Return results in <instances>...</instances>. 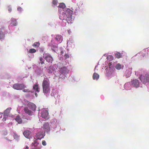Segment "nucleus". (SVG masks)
<instances>
[{"label": "nucleus", "instance_id": "nucleus-1", "mask_svg": "<svg viewBox=\"0 0 149 149\" xmlns=\"http://www.w3.org/2000/svg\"><path fill=\"white\" fill-rule=\"evenodd\" d=\"M58 7L60 14L59 18L62 20L61 25L63 26H66L67 22L69 24L74 20V17L72 16L73 13H76L79 11V8H75L72 9V10L66 8L63 3H60Z\"/></svg>", "mask_w": 149, "mask_h": 149}, {"label": "nucleus", "instance_id": "nucleus-2", "mask_svg": "<svg viewBox=\"0 0 149 149\" xmlns=\"http://www.w3.org/2000/svg\"><path fill=\"white\" fill-rule=\"evenodd\" d=\"M57 68L58 69L59 73H54V75L58 79H63L67 77L66 76L68 73L69 70L68 66H63V64L60 63H58Z\"/></svg>", "mask_w": 149, "mask_h": 149}, {"label": "nucleus", "instance_id": "nucleus-3", "mask_svg": "<svg viewBox=\"0 0 149 149\" xmlns=\"http://www.w3.org/2000/svg\"><path fill=\"white\" fill-rule=\"evenodd\" d=\"M45 136V132L43 131L42 129H40L38 131L36 135V137L37 139H34L33 142L31 145L30 147L31 149H40L41 146L39 143L38 140H40L43 138Z\"/></svg>", "mask_w": 149, "mask_h": 149}, {"label": "nucleus", "instance_id": "nucleus-4", "mask_svg": "<svg viewBox=\"0 0 149 149\" xmlns=\"http://www.w3.org/2000/svg\"><path fill=\"white\" fill-rule=\"evenodd\" d=\"M63 40V37L61 35L55 36L48 44V46L53 51L56 52L57 49L58 45L61 43Z\"/></svg>", "mask_w": 149, "mask_h": 149}, {"label": "nucleus", "instance_id": "nucleus-5", "mask_svg": "<svg viewBox=\"0 0 149 149\" xmlns=\"http://www.w3.org/2000/svg\"><path fill=\"white\" fill-rule=\"evenodd\" d=\"M50 83L49 79L44 78L42 83L43 93L46 95L49 94L50 91Z\"/></svg>", "mask_w": 149, "mask_h": 149}, {"label": "nucleus", "instance_id": "nucleus-6", "mask_svg": "<svg viewBox=\"0 0 149 149\" xmlns=\"http://www.w3.org/2000/svg\"><path fill=\"white\" fill-rule=\"evenodd\" d=\"M38 116L39 120L42 119V120H47L49 118V113L48 111L45 109H42L41 111H40L38 114Z\"/></svg>", "mask_w": 149, "mask_h": 149}, {"label": "nucleus", "instance_id": "nucleus-7", "mask_svg": "<svg viewBox=\"0 0 149 149\" xmlns=\"http://www.w3.org/2000/svg\"><path fill=\"white\" fill-rule=\"evenodd\" d=\"M139 78L143 83L146 85L149 84V74L146 73L143 75H141Z\"/></svg>", "mask_w": 149, "mask_h": 149}, {"label": "nucleus", "instance_id": "nucleus-8", "mask_svg": "<svg viewBox=\"0 0 149 149\" xmlns=\"http://www.w3.org/2000/svg\"><path fill=\"white\" fill-rule=\"evenodd\" d=\"M105 74L108 78H110L116 75L114 69L110 66L105 69Z\"/></svg>", "mask_w": 149, "mask_h": 149}, {"label": "nucleus", "instance_id": "nucleus-9", "mask_svg": "<svg viewBox=\"0 0 149 149\" xmlns=\"http://www.w3.org/2000/svg\"><path fill=\"white\" fill-rule=\"evenodd\" d=\"M59 121L55 118L51 120L49 123L50 127L51 128L55 129L59 126Z\"/></svg>", "mask_w": 149, "mask_h": 149}, {"label": "nucleus", "instance_id": "nucleus-10", "mask_svg": "<svg viewBox=\"0 0 149 149\" xmlns=\"http://www.w3.org/2000/svg\"><path fill=\"white\" fill-rule=\"evenodd\" d=\"M23 103L25 105H27L29 109L33 111H34L36 110V107L35 104L33 103L30 102L25 99L24 100Z\"/></svg>", "mask_w": 149, "mask_h": 149}, {"label": "nucleus", "instance_id": "nucleus-11", "mask_svg": "<svg viewBox=\"0 0 149 149\" xmlns=\"http://www.w3.org/2000/svg\"><path fill=\"white\" fill-rule=\"evenodd\" d=\"M11 109V108L9 107L8 108L5 110L4 112V114L3 116V118L2 119V121H6L8 116H10V113Z\"/></svg>", "mask_w": 149, "mask_h": 149}, {"label": "nucleus", "instance_id": "nucleus-12", "mask_svg": "<svg viewBox=\"0 0 149 149\" xmlns=\"http://www.w3.org/2000/svg\"><path fill=\"white\" fill-rule=\"evenodd\" d=\"M40 91V88L38 87V84L36 83L33 86V91H31V92L32 93H35L36 97L38 96V94L36 92L38 93Z\"/></svg>", "mask_w": 149, "mask_h": 149}, {"label": "nucleus", "instance_id": "nucleus-13", "mask_svg": "<svg viewBox=\"0 0 149 149\" xmlns=\"http://www.w3.org/2000/svg\"><path fill=\"white\" fill-rule=\"evenodd\" d=\"M13 88L17 90H21L26 88V86L23 84H14Z\"/></svg>", "mask_w": 149, "mask_h": 149}, {"label": "nucleus", "instance_id": "nucleus-14", "mask_svg": "<svg viewBox=\"0 0 149 149\" xmlns=\"http://www.w3.org/2000/svg\"><path fill=\"white\" fill-rule=\"evenodd\" d=\"M43 57L48 63H52L53 58L49 54H43Z\"/></svg>", "mask_w": 149, "mask_h": 149}, {"label": "nucleus", "instance_id": "nucleus-15", "mask_svg": "<svg viewBox=\"0 0 149 149\" xmlns=\"http://www.w3.org/2000/svg\"><path fill=\"white\" fill-rule=\"evenodd\" d=\"M58 64L57 65H53L50 66L48 69L47 70V72L49 73H57L56 72H54L55 70L57 69Z\"/></svg>", "mask_w": 149, "mask_h": 149}, {"label": "nucleus", "instance_id": "nucleus-16", "mask_svg": "<svg viewBox=\"0 0 149 149\" xmlns=\"http://www.w3.org/2000/svg\"><path fill=\"white\" fill-rule=\"evenodd\" d=\"M131 84L133 87L137 88L140 86V82L137 79H134L131 81Z\"/></svg>", "mask_w": 149, "mask_h": 149}, {"label": "nucleus", "instance_id": "nucleus-17", "mask_svg": "<svg viewBox=\"0 0 149 149\" xmlns=\"http://www.w3.org/2000/svg\"><path fill=\"white\" fill-rule=\"evenodd\" d=\"M132 68L131 67L128 68L126 69L124 74V76L126 78H128L130 76L132 73Z\"/></svg>", "mask_w": 149, "mask_h": 149}, {"label": "nucleus", "instance_id": "nucleus-18", "mask_svg": "<svg viewBox=\"0 0 149 149\" xmlns=\"http://www.w3.org/2000/svg\"><path fill=\"white\" fill-rule=\"evenodd\" d=\"M5 32L4 28L2 27L0 29V40H3L5 38Z\"/></svg>", "mask_w": 149, "mask_h": 149}, {"label": "nucleus", "instance_id": "nucleus-19", "mask_svg": "<svg viewBox=\"0 0 149 149\" xmlns=\"http://www.w3.org/2000/svg\"><path fill=\"white\" fill-rule=\"evenodd\" d=\"M49 125L48 123L46 122L43 125V129L44 130V131L48 132L50 130V127H49Z\"/></svg>", "mask_w": 149, "mask_h": 149}, {"label": "nucleus", "instance_id": "nucleus-20", "mask_svg": "<svg viewBox=\"0 0 149 149\" xmlns=\"http://www.w3.org/2000/svg\"><path fill=\"white\" fill-rule=\"evenodd\" d=\"M24 136L26 138H30L31 136V132L29 130H25L23 132Z\"/></svg>", "mask_w": 149, "mask_h": 149}, {"label": "nucleus", "instance_id": "nucleus-21", "mask_svg": "<svg viewBox=\"0 0 149 149\" xmlns=\"http://www.w3.org/2000/svg\"><path fill=\"white\" fill-rule=\"evenodd\" d=\"M23 110L26 114L28 115L31 116L33 114V112L29 110L27 107H24Z\"/></svg>", "mask_w": 149, "mask_h": 149}, {"label": "nucleus", "instance_id": "nucleus-22", "mask_svg": "<svg viewBox=\"0 0 149 149\" xmlns=\"http://www.w3.org/2000/svg\"><path fill=\"white\" fill-rule=\"evenodd\" d=\"M67 44L68 46L74 48V44L73 40L72 39H70L67 40Z\"/></svg>", "mask_w": 149, "mask_h": 149}, {"label": "nucleus", "instance_id": "nucleus-23", "mask_svg": "<svg viewBox=\"0 0 149 149\" xmlns=\"http://www.w3.org/2000/svg\"><path fill=\"white\" fill-rule=\"evenodd\" d=\"M131 84L128 82L126 83L124 85V88L127 90H130L131 89Z\"/></svg>", "mask_w": 149, "mask_h": 149}, {"label": "nucleus", "instance_id": "nucleus-24", "mask_svg": "<svg viewBox=\"0 0 149 149\" xmlns=\"http://www.w3.org/2000/svg\"><path fill=\"white\" fill-rule=\"evenodd\" d=\"M11 23L10 26H16L17 25V22L16 19L14 18H12L11 19Z\"/></svg>", "mask_w": 149, "mask_h": 149}, {"label": "nucleus", "instance_id": "nucleus-25", "mask_svg": "<svg viewBox=\"0 0 149 149\" xmlns=\"http://www.w3.org/2000/svg\"><path fill=\"white\" fill-rule=\"evenodd\" d=\"M15 120L19 123H21L22 122V119L19 116H17L15 118Z\"/></svg>", "mask_w": 149, "mask_h": 149}, {"label": "nucleus", "instance_id": "nucleus-26", "mask_svg": "<svg viewBox=\"0 0 149 149\" xmlns=\"http://www.w3.org/2000/svg\"><path fill=\"white\" fill-rule=\"evenodd\" d=\"M99 78V75L98 74L95 72L93 73V78L94 80H97Z\"/></svg>", "mask_w": 149, "mask_h": 149}, {"label": "nucleus", "instance_id": "nucleus-27", "mask_svg": "<svg viewBox=\"0 0 149 149\" xmlns=\"http://www.w3.org/2000/svg\"><path fill=\"white\" fill-rule=\"evenodd\" d=\"M115 67L117 70H119L121 69H123V68L124 66L120 63H118L116 65Z\"/></svg>", "mask_w": 149, "mask_h": 149}, {"label": "nucleus", "instance_id": "nucleus-28", "mask_svg": "<svg viewBox=\"0 0 149 149\" xmlns=\"http://www.w3.org/2000/svg\"><path fill=\"white\" fill-rule=\"evenodd\" d=\"M11 133H13L14 134L13 137L14 139H19V136L16 134L15 132L13 130H11Z\"/></svg>", "mask_w": 149, "mask_h": 149}, {"label": "nucleus", "instance_id": "nucleus-29", "mask_svg": "<svg viewBox=\"0 0 149 149\" xmlns=\"http://www.w3.org/2000/svg\"><path fill=\"white\" fill-rule=\"evenodd\" d=\"M115 56L117 58H120L122 57V54L119 52H117L115 54Z\"/></svg>", "mask_w": 149, "mask_h": 149}, {"label": "nucleus", "instance_id": "nucleus-30", "mask_svg": "<svg viewBox=\"0 0 149 149\" xmlns=\"http://www.w3.org/2000/svg\"><path fill=\"white\" fill-rule=\"evenodd\" d=\"M39 60L40 61L39 63V64L40 65V64L42 65L44 64V61H45V60L42 57H40L39 58Z\"/></svg>", "mask_w": 149, "mask_h": 149}, {"label": "nucleus", "instance_id": "nucleus-31", "mask_svg": "<svg viewBox=\"0 0 149 149\" xmlns=\"http://www.w3.org/2000/svg\"><path fill=\"white\" fill-rule=\"evenodd\" d=\"M107 58L108 61H111L113 60V57L112 56L109 55L107 57Z\"/></svg>", "mask_w": 149, "mask_h": 149}, {"label": "nucleus", "instance_id": "nucleus-32", "mask_svg": "<svg viewBox=\"0 0 149 149\" xmlns=\"http://www.w3.org/2000/svg\"><path fill=\"white\" fill-rule=\"evenodd\" d=\"M36 52V50L34 49H29L28 51L29 53H35Z\"/></svg>", "mask_w": 149, "mask_h": 149}, {"label": "nucleus", "instance_id": "nucleus-33", "mask_svg": "<svg viewBox=\"0 0 149 149\" xmlns=\"http://www.w3.org/2000/svg\"><path fill=\"white\" fill-rule=\"evenodd\" d=\"M40 45V43L39 42H36L33 45V46L35 47H38Z\"/></svg>", "mask_w": 149, "mask_h": 149}, {"label": "nucleus", "instance_id": "nucleus-34", "mask_svg": "<svg viewBox=\"0 0 149 149\" xmlns=\"http://www.w3.org/2000/svg\"><path fill=\"white\" fill-rule=\"evenodd\" d=\"M57 3V0H54L52 2V4L54 6H56Z\"/></svg>", "mask_w": 149, "mask_h": 149}, {"label": "nucleus", "instance_id": "nucleus-35", "mask_svg": "<svg viewBox=\"0 0 149 149\" xmlns=\"http://www.w3.org/2000/svg\"><path fill=\"white\" fill-rule=\"evenodd\" d=\"M36 71L37 74L39 75H40L42 72V70H41L40 69V70H38Z\"/></svg>", "mask_w": 149, "mask_h": 149}, {"label": "nucleus", "instance_id": "nucleus-36", "mask_svg": "<svg viewBox=\"0 0 149 149\" xmlns=\"http://www.w3.org/2000/svg\"><path fill=\"white\" fill-rule=\"evenodd\" d=\"M17 10L20 12H21L22 11V8L20 7H19L17 8Z\"/></svg>", "mask_w": 149, "mask_h": 149}, {"label": "nucleus", "instance_id": "nucleus-37", "mask_svg": "<svg viewBox=\"0 0 149 149\" xmlns=\"http://www.w3.org/2000/svg\"><path fill=\"white\" fill-rule=\"evenodd\" d=\"M8 8L9 12L10 13L12 11V8L11 6H9L8 7Z\"/></svg>", "mask_w": 149, "mask_h": 149}, {"label": "nucleus", "instance_id": "nucleus-38", "mask_svg": "<svg viewBox=\"0 0 149 149\" xmlns=\"http://www.w3.org/2000/svg\"><path fill=\"white\" fill-rule=\"evenodd\" d=\"M23 91L24 92H30V91L28 89H24Z\"/></svg>", "mask_w": 149, "mask_h": 149}, {"label": "nucleus", "instance_id": "nucleus-39", "mask_svg": "<svg viewBox=\"0 0 149 149\" xmlns=\"http://www.w3.org/2000/svg\"><path fill=\"white\" fill-rule=\"evenodd\" d=\"M42 144L43 145L45 146L46 145V143L45 141L44 140H43L42 141Z\"/></svg>", "mask_w": 149, "mask_h": 149}, {"label": "nucleus", "instance_id": "nucleus-40", "mask_svg": "<svg viewBox=\"0 0 149 149\" xmlns=\"http://www.w3.org/2000/svg\"><path fill=\"white\" fill-rule=\"evenodd\" d=\"M64 57L65 58V59H67L69 57V56L68 55L66 54L64 55Z\"/></svg>", "mask_w": 149, "mask_h": 149}, {"label": "nucleus", "instance_id": "nucleus-41", "mask_svg": "<svg viewBox=\"0 0 149 149\" xmlns=\"http://www.w3.org/2000/svg\"><path fill=\"white\" fill-rule=\"evenodd\" d=\"M24 149H29V147L27 146H26L24 148Z\"/></svg>", "mask_w": 149, "mask_h": 149}, {"label": "nucleus", "instance_id": "nucleus-42", "mask_svg": "<svg viewBox=\"0 0 149 149\" xmlns=\"http://www.w3.org/2000/svg\"><path fill=\"white\" fill-rule=\"evenodd\" d=\"M135 75H136L137 76L139 75V74L138 73V71H137V72H135ZM139 75H140V74H139Z\"/></svg>", "mask_w": 149, "mask_h": 149}, {"label": "nucleus", "instance_id": "nucleus-43", "mask_svg": "<svg viewBox=\"0 0 149 149\" xmlns=\"http://www.w3.org/2000/svg\"><path fill=\"white\" fill-rule=\"evenodd\" d=\"M12 125V123H9L8 124V126L10 127Z\"/></svg>", "mask_w": 149, "mask_h": 149}, {"label": "nucleus", "instance_id": "nucleus-44", "mask_svg": "<svg viewBox=\"0 0 149 149\" xmlns=\"http://www.w3.org/2000/svg\"><path fill=\"white\" fill-rule=\"evenodd\" d=\"M43 50H44V49L43 48H41L40 49V51L41 52H43Z\"/></svg>", "mask_w": 149, "mask_h": 149}, {"label": "nucleus", "instance_id": "nucleus-45", "mask_svg": "<svg viewBox=\"0 0 149 149\" xmlns=\"http://www.w3.org/2000/svg\"><path fill=\"white\" fill-rule=\"evenodd\" d=\"M68 33L69 34H70V33H71V31L70 30H68Z\"/></svg>", "mask_w": 149, "mask_h": 149}, {"label": "nucleus", "instance_id": "nucleus-46", "mask_svg": "<svg viewBox=\"0 0 149 149\" xmlns=\"http://www.w3.org/2000/svg\"><path fill=\"white\" fill-rule=\"evenodd\" d=\"M5 139H6L7 140H8V141H11V140H9V139H8V138H7V137L6 138H5Z\"/></svg>", "mask_w": 149, "mask_h": 149}, {"label": "nucleus", "instance_id": "nucleus-47", "mask_svg": "<svg viewBox=\"0 0 149 149\" xmlns=\"http://www.w3.org/2000/svg\"><path fill=\"white\" fill-rule=\"evenodd\" d=\"M0 115H1V116H0V118H2V114L1 113H0Z\"/></svg>", "mask_w": 149, "mask_h": 149}, {"label": "nucleus", "instance_id": "nucleus-48", "mask_svg": "<svg viewBox=\"0 0 149 149\" xmlns=\"http://www.w3.org/2000/svg\"><path fill=\"white\" fill-rule=\"evenodd\" d=\"M63 53V51H61V54H62Z\"/></svg>", "mask_w": 149, "mask_h": 149}, {"label": "nucleus", "instance_id": "nucleus-49", "mask_svg": "<svg viewBox=\"0 0 149 149\" xmlns=\"http://www.w3.org/2000/svg\"><path fill=\"white\" fill-rule=\"evenodd\" d=\"M72 1L74 3L76 2V1L75 0H73Z\"/></svg>", "mask_w": 149, "mask_h": 149}, {"label": "nucleus", "instance_id": "nucleus-50", "mask_svg": "<svg viewBox=\"0 0 149 149\" xmlns=\"http://www.w3.org/2000/svg\"><path fill=\"white\" fill-rule=\"evenodd\" d=\"M7 134V132H5V133L4 134V135H6Z\"/></svg>", "mask_w": 149, "mask_h": 149}, {"label": "nucleus", "instance_id": "nucleus-51", "mask_svg": "<svg viewBox=\"0 0 149 149\" xmlns=\"http://www.w3.org/2000/svg\"><path fill=\"white\" fill-rule=\"evenodd\" d=\"M97 66H96L95 67V69H96V68H97Z\"/></svg>", "mask_w": 149, "mask_h": 149}, {"label": "nucleus", "instance_id": "nucleus-52", "mask_svg": "<svg viewBox=\"0 0 149 149\" xmlns=\"http://www.w3.org/2000/svg\"><path fill=\"white\" fill-rule=\"evenodd\" d=\"M111 63H109V65Z\"/></svg>", "mask_w": 149, "mask_h": 149}, {"label": "nucleus", "instance_id": "nucleus-53", "mask_svg": "<svg viewBox=\"0 0 149 149\" xmlns=\"http://www.w3.org/2000/svg\"><path fill=\"white\" fill-rule=\"evenodd\" d=\"M46 68V67H45V68Z\"/></svg>", "mask_w": 149, "mask_h": 149}]
</instances>
